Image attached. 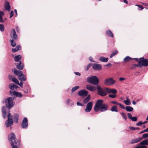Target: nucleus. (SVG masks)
Returning a JSON list of instances; mask_svg holds the SVG:
<instances>
[{
    "label": "nucleus",
    "mask_w": 148,
    "mask_h": 148,
    "mask_svg": "<svg viewBox=\"0 0 148 148\" xmlns=\"http://www.w3.org/2000/svg\"><path fill=\"white\" fill-rule=\"evenodd\" d=\"M140 60L138 62V64H140V66L142 68L143 66H148V59H144L143 57L140 58Z\"/></svg>",
    "instance_id": "obj_6"
},
{
    "label": "nucleus",
    "mask_w": 148,
    "mask_h": 148,
    "mask_svg": "<svg viewBox=\"0 0 148 148\" xmlns=\"http://www.w3.org/2000/svg\"><path fill=\"white\" fill-rule=\"evenodd\" d=\"M135 6H138V7L140 8L141 9H144V7L142 5L136 4L135 5Z\"/></svg>",
    "instance_id": "obj_45"
},
{
    "label": "nucleus",
    "mask_w": 148,
    "mask_h": 148,
    "mask_svg": "<svg viewBox=\"0 0 148 148\" xmlns=\"http://www.w3.org/2000/svg\"><path fill=\"white\" fill-rule=\"evenodd\" d=\"M70 101V99H68L66 100V103L68 104H69Z\"/></svg>",
    "instance_id": "obj_63"
},
{
    "label": "nucleus",
    "mask_w": 148,
    "mask_h": 148,
    "mask_svg": "<svg viewBox=\"0 0 148 148\" xmlns=\"http://www.w3.org/2000/svg\"><path fill=\"white\" fill-rule=\"evenodd\" d=\"M132 59L135 60H136V62H138V63L139 62V61L140 60V58H133Z\"/></svg>",
    "instance_id": "obj_59"
},
{
    "label": "nucleus",
    "mask_w": 148,
    "mask_h": 148,
    "mask_svg": "<svg viewBox=\"0 0 148 148\" xmlns=\"http://www.w3.org/2000/svg\"><path fill=\"white\" fill-rule=\"evenodd\" d=\"M110 92V93H112L114 94H116L117 92L116 90L114 89H111V90Z\"/></svg>",
    "instance_id": "obj_38"
},
{
    "label": "nucleus",
    "mask_w": 148,
    "mask_h": 148,
    "mask_svg": "<svg viewBox=\"0 0 148 148\" xmlns=\"http://www.w3.org/2000/svg\"><path fill=\"white\" fill-rule=\"evenodd\" d=\"M118 52V51H115L113 52L111 54L110 56V58H112L115 55H116Z\"/></svg>",
    "instance_id": "obj_37"
},
{
    "label": "nucleus",
    "mask_w": 148,
    "mask_h": 148,
    "mask_svg": "<svg viewBox=\"0 0 148 148\" xmlns=\"http://www.w3.org/2000/svg\"><path fill=\"white\" fill-rule=\"evenodd\" d=\"M115 82V81L112 78H110L105 80L104 84L107 85H110L111 84H114Z\"/></svg>",
    "instance_id": "obj_7"
},
{
    "label": "nucleus",
    "mask_w": 148,
    "mask_h": 148,
    "mask_svg": "<svg viewBox=\"0 0 148 148\" xmlns=\"http://www.w3.org/2000/svg\"><path fill=\"white\" fill-rule=\"evenodd\" d=\"M11 44V45L12 46V47H14L16 46V44L15 42L13 40V39H12L10 40Z\"/></svg>",
    "instance_id": "obj_34"
},
{
    "label": "nucleus",
    "mask_w": 148,
    "mask_h": 148,
    "mask_svg": "<svg viewBox=\"0 0 148 148\" xmlns=\"http://www.w3.org/2000/svg\"><path fill=\"white\" fill-rule=\"evenodd\" d=\"M134 66L135 67V68L136 67H139L140 68H141V66H140V64H133Z\"/></svg>",
    "instance_id": "obj_60"
},
{
    "label": "nucleus",
    "mask_w": 148,
    "mask_h": 148,
    "mask_svg": "<svg viewBox=\"0 0 148 148\" xmlns=\"http://www.w3.org/2000/svg\"><path fill=\"white\" fill-rule=\"evenodd\" d=\"M142 124H143L142 122L141 121H139L136 124V125L137 126H139Z\"/></svg>",
    "instance_id": "obj_48"
},
{
    "label": "nucleus",
    "mask_w": 148,
    "mask_h": 148,
    "mask_svg": "<svg viewBox=\"0 0 148 148\" xmlns=\"http://www.w3.org/2000/svg\"><path fill=\"white\" fill-rule=\"evenodd\" d=\"M139 148H147V147L144 145H141L139 146Z\"/></svg>",
    "instance_id": "obj_50"
},
{
    "label": "nucleus",
    "mask_w": 148,
    "mask_h": 148,
    "mask_svg": "<svg viewBox=\"0 0 148 148\" xmlns=\"http://www.w3.org/2000/svg\"><path fill=\"white\" fill-rule=\"evenodd\" d=\"M9 88L12 90H13L14 89H17L18 88H20L18 87L17 86L15 85L13 83H10L9 84Z\"/></svg>",
    "instance_id": "obj_19"
},
{
    "label": "nucleus",
    "mask_w": 148,
    "mask_h": 148,
    "mask_svg": "<svg viewBox=\"0 0 148 148\" xmlns=\"http://www.w3.org/2000/svg\"><path fill=\"white\" fill-rule=\"evenodd\" d=\"M148 132V127L147 128V129L144 130H143L142 131L140 132L139 134H140L142 133H143L145 132Z\"/></svg>",
    "instance_id": "obj_42"
},
{
    "label": "nucleus",
    "mask_w": 148,
    "mask_h": 148,
    "mask_svg": "<svg viewBox=\"0 0 148 148\" xmlns=\"http://www.w3.org/2000/svg\"><path fill=\"white\" fill-rule=\"evenodd\" d=\"M13 70L14 74L17 75L18 76V77L20 75H22V74H23V72L21 71L17 70L15 68L12 69V71H13Z\"/></svg>",
    "instance_id": "obj_17"
},
{
    "label": "nucleus",
    "mask_w": 148,
    "mask_h": 148,
    "mask_svg": "<svg viewBox=\"0 0 148 148\" xmlns=\"http://www.w3.org/2000/svg\"><path fill=\"white\" fill-rule=\"evenodd\" d=\"M18 79L21 81H25L26 80V77L25 75L23 73L22 75H20L18 77Z\"/></svg>",
    "instance_id": "obj_23"
},
{
    "label": "nucleus",
    "mask_w": 148,
    "mask_h": 148,
    "mask_svg": "<svg viewBox=\"0 0 148 148\" xmlns=\"http://www.w3.org/2000/svg\"><path fill=\"white\" fill-rule=\"evenodd\" d=\"M4 7L5 9H10V6L9 4V3L6 1L4 4Z\"/></svg>",
    "instance_id": "obj_26"
},
{
    "label": "nucleus",
    "mask_w": 148,
    "mask_h": 148,
    "mask_svg": "<svg viewBox=\"0 0 148 148\" xmlns=\"http://www.w3.org/2000/svg\"><path fill=\"white\" fill-rule=\"evenodd\" d=\"M111 110L112 112H118V111L117 108V106H114L112 107Z\"/></svg>",
    "instance_id": "obj_29"
},
{
    "label": "nucleus",
    "mask_w": 148,
    "mask_h": 148,
    "mask_svg": "<svg viewBox=\"0 0 148 148\" xmlns=\"http://www.w3.org/2000/svg\"><path fill=\"white\" fill-rule=\"evenodd\" d=\"M125 79V78H123V77H120L119 78V80L120 81H123Z\"/></svg>",
    "instance_id": "obj_64"
},
{
    "label": "nucleus",
    "mask_w": 148,
    "mask_h": 148,
    "mask_svg": "<svg viewBox=\"0 0 148 148\" xmlns=\"http://www.w3.org/2000/svg\"><path fill=\"white\" fill-rule=\"evenodd\" d=\"M91 98V96L90 95H87L86 97L83 100V102L85 104L88 103L90 100Z\"/></svg>",
    "instance_id": "obj_22"
},
{
    "label": "nucleus",
    "mask_w": 148,
    "mask_h": 148,
    "mask_svg": "<svg viewBox=\"0 0 148 148\" xmlns=\"http://www.w3.org/2000/svg\"><path fill=\"white\" fill-rule=\"evenodd\" d=\"M124 102L126 105H129L131 104V102L130 99H127L126 100H124Z\"/></svg>",
    "instance_id": "obj_32"
},
{
    "label": "nucleus",
    "mask_w": 148,
    "mask_h": 148,
    "mask_svg": "<svg viewBox=\"0 0 148 148\" xmlns=\"http://www.w3.org/2000/svg\"><path fill=\"white\" fill-rule=\"evenodd\" d=\"M92 102L90 101L88 102L86 106V108L85 110V111L87 112H90L92 108Z\"/></svg>",
    "instance_id": "obj_12"
},
{
    "label": "nucleus",
    "mask_w": 148,
    "mask_h": 148,
    "mask_svg": "<svg viewBox=\"0 0 148 148\" xmlns=\"http://www.w3.org/2000/svg\"><path fill=\"white\" fill-rule=\"evenodd\" d=\"M19 115L18 114H15L13 115V119L15 122L17 123L18 120Z\"/></svg>",
    "instance_id": "obj_25"
},
{
    "label": "nucleus",
    "mask_w": 148,
    "mask_h": 148,
    "mask_svg": "<svg viewBox=\"0 0 148 148\" xmlns=\"http://www.w3.org/2000/svg\"><path fill=\"white\" fill-rule=\"evenodd\" d=\"M23 82L21 81L20 83H19V84H18V85L20 86L21 88H22L23 86Z\"/></svg>",
    "instance_id": "obj_52"
},
{
    "label": "nucleus",
    "mask_w": 148,
    "mask_h": 148,
    "mask_svg": "<svg viewBox=\"0 0 148 148\" xmlns=\"http://www.w3.org/2000/svg\"><path fill=\"white\" fill-rule=\"evenodd\" d=\"M125 110L127 112H131L133 111V108L129 106H127L125 107Z\"/></svg>",
    "instance_id": "obj_28"
},
{
    "label": "nucleus",
    "mask_w": 148,
    "mask_h": 148,
    "mask_svg": "<svg viewBox=\"0 0 148 148\" xmlns=\"http://www.w3.org/2000/svg\"><path fill=\"white\" fill-rule=\"evenodd\" d=\"M106 34L109 37H111L112 38L114 37V35L110 30H108L106 32Z\"/></svg>",
    "instance_id": "obj_21"
},
{
    "label": "nucleus",
    "mask_w": 148,
    "mask_h": 148,
    "mask_svg": "<svg viewBox=\"0 0 148 148\" xmlns=\"http://www.w3.org/2000/svg\"><path fill=\"white\" fill-rule=\"evenodd\" d=\"M24 67L23 64L21 63V61H19V63L16 65V68L20 70H22Z\"/></svg>",
    "instance_id": "obj_18"
},
{
    "label": "nucleus",
    "mask_w": 148,
    "mask_h": 148,
    "mask_svg": "<svg viewBox=\"0 0 148 148\" xmlns=\"http://www.w3.org/2000/svg\"><path fill=\"white\" fill-rule=\"evenodd\" d=\"M79 88V86H75L74 87H73L71 89V91L72 92H73L75 91L76 90L78 89Z\"/></svg>",
    "instance_id": "obj_40"
},
{
    "label": "nucleus",
    "mask_w": 148,
    "mask_h": 148,
    "mask_svg": "<svg viewBox=\"0 0 148 148\" xmlns=\"http://www.w3.org/2000/svg\"><path fill=\"white\" fill-rule=\"evenodd\" d=\"M132 60V58L129 56H127L125 57L123 59L124 62H127L130 61Z\"/></svg>",
    "instance_id": "obj_30"
},
{
    "label": "nucleus",
    "mask_w": 148,
    "mask_h": 148,
    "mask_svg": "<svg viewBox=\"0 0 148 148\" xmlns=\"http://www.w3.org/2000/svg\"><path fill=\"white\" fill-rule=\"evenodd\" d=\"M92 66V64L91 63H90L86 67V68L85 69L86 71H87L90 68V67Z\"/></svg>",
    "instance_id": "obj_43"
},
{
    "label": "nucleus",
    "mask_w": 148,
    "mask_h": 148,
    "mask_svg": "<svg viewBox=\"0 0 148 148\" xmlns=\"http://www.w3.org/2000/svg\"><path fill=\"white\" fill-rule=\"evenodd\" d=\"M148 137V133L144 134H143L142 136L140 137L141 138V140L143 138H146Z\"/></svg>",
    "instance_id": "obj_36"
},
{
    "label": "nucleus",
    "mask_w": 148,
    "mask_h": 148,
    "mask_svg": "<svg viewBox=\"0 0 148 148\" xmlns=\"http://www.w3.org/2000/svg\"><path fill=\"white\" fill-rule=\"evenodd\" d=\"M141 140V138L140 137L134 138L132 139L130 142V144H133L138 143Z\"/></svg>",
    "instance_id": "obj_15"
},
{
    "label": "nucleus",
    "mask_w": 148,
    "mask_h": 148,
    "mask_svg": "<svg viewBox=\"0 0 148 148\" xmlns=\"http://www.w3.org/2000/svg\"><path fill=\"white\" fill-rule=\"evenodd\" d=\"M13 77H12V76L11 75H9L8 78L10 80H12Z\"/></svg>",
    "instance_id": "obj_56"
},
{
    "label": "nucleus",
    "mask_w": 148,
    "mask_h": 148,
    "mask_svg": "<svg viewBox=\"0 0 148 148\" xmlns=\"http://www.w3.org/2000/svg\"><path fill=\"white\" fill-rule=\"evenodd\" d=\"M4 21L3 19V18L0 17V22L3 23Z\"/></svg>",
    "instance_id": "obj_61"
},
{
    "label": "nucleus",
    "mask_w": 148,
    "mask_h": 148,
    "mask_svg": "<svg viewBox=\"0 0 148 148\" xmlns=\"http://www.w3.org/2000/svg\"><path fill=\"white\" fill-rule=\"evenodd\" d=\"M120 114L121 115V116H122V118L124 119L125 121L127 120V116H126L125 115V113L123 112H121L120 113Z\"/></svg>",
    "instance_id": "obj_33"
},
{
    "label": "nucleus",
    "mask_w": 148,
    "mask_h": 148,
    "mask_svg": "<svg viewBox=\"0 0 148 148\" xmlns=\"http://www.w3.org/2000/svg\"><path fill=\"white\" fill-rule=\"evenodd\" d=\"M14 15V12L12 10L11 11L10 13V18L12 17Z\"/></svg>",
    "instance_id": "obj_51"
},
{
    "label": "nucleus",
    "mask_w": 148,
    "mask_h": 148,
    "mask_svg": "<svg viewBox=\"0 0 148 148\" xmlns=\"http://www.w3.org/2000/svg\"><path fill=\"white\" fill-rule=\"evenodd\" d=\"M86 88L87 90L91 91H94L96 90L95 87L89 84L86 85Z\"/></svg>",
    "instance_id": "obj_14"
},
{
    "label": "nucleus",
    "mask_w": 148,
    "mask_h": 148,
    "mask_svg": "<svg viewBox=\"0 0 148 148\" xmlns=\"http://www.w3.org/2000/svg\"><path fill=\"white\" fill-rule=\"evenodd\" d=\"M148 145V139H145L143 140L142 141L140 142V143L138 144V145Z\"/></svg>",
    "instance_id": "obj_20"
},
{
    "label": "nucleus",
    "mask_w": 148,
    "mask_h": 148,
    "mask_svg": "<svg viewBox=\"0 0 148 148\" xmlns=\"http://www.w3.org/2000/svg\"><path fill=\"white\" fill-rule=\"evenodd\" d=\"M4 14V12L3 11H0V17H2V16Z\"/></svg>",
    "instance_id": "obj_47"
},
{
    "label": "nucleus",
    "mask_w": 148,
    "mask_h": 148,
    "mask_svg": "<svg viewBox=\"0 0 148 148\" xmlns=\"http://www.w3.org/2000/svg\"><path fill=\"white\" fill-rule=\"evenodd\" d=\"M119 105L120 107L122 108L125 109V107L121 104L119 103Z\"/></svg>",
    "instance_id": "obj_46"
},
{
    "label": "nucleus",
    "mask_w": 148,
    "mask_h": 148,
    "mask_svg": "<svg viewBox=\"0 0 148 148\" xmlns=\"http://www.w3.org/2000/svg\"><path fill=\"white\" fill-rule=\"evenodd\" d=\"M89 60L90 61H91L93 62H95L93 60V59L91 57H89Z\"/></svg>",
    "instance_id": "obj_55"
},
{
    "label": "nucleus",
    "mask_w": 148,
    "mask_h": 148,
    "mask_svg": "<svg viewBox=\"0 0 148 148\" xmlns=\"http://www.w3.org/2000/svg\"><path fill=\"white\" fill-rule=\"evenodd\" d=\"M97 94L103 97L107 95V94L105 91V90L103 89L100 86L97 85Z\"/></svg>",
    "instance_id": "obj_5"
},
{
    "label": "nucleus",
    "mask_w": 148,
    "mask_h": 148,
    "mask_svg": "<svg viewBox=\"0 0 148 148\" xmlns=\"http://www.w3.org/2000/svg\"><path fill=\"white\" fill-rule=\"evenodd\" d=\"M108 96L110 97L114 98L116 96V95H114V94L113 95L110 94L108 95Z\"/></svg>",
    "instance_id": "obj_41"
},
{
    "label": "nucleus",
    "mask_w": 148,
    "mask_h": 148,
    "mask_svg": "<svg viewBox=\"0 0 148 148\" xmlns=\"http://www.w3.org/2000/svg\"><path fill=\"white\" fill-rule=\"evenodd\" d=\"M103 101L102 99H99L96 102L94 107L95 112H98L99 109L102 112H105L108 110V105L106 103H103Z\"/></svg>",
    "instance_id": "obj_2"
},
{
    "label": "nucleus",
    "mask_w": 148,
    "mask_h": 148,
    "mask_svg": "<svg viewBox=\"0 0 148 148\" xmlns=\"http://www.w3.org/2000/svg\"><path fill=\"white\" fill-rule=\"evenodd\" d=\"M5 28L4 25L0 24V31L3 32L4 31Z\"/></svg>",
    "instance_id": "obj_35"
},
{
    "label": "nucleus",
    "mask_w": 148,
    "mask_h": 148,
    "mask_svg": "<svg viewBox=\"0 0 148 148\" xmlns=\"http://www.w3.org/2000/svg\"><path fill=\"white\" fill-rule=\"evenodd\" d=\"M21 56L20 55H18L15 56L14 58L15 61L16 62L19 61V60L21 59Z\"/></svg>",
    "instance_id": "obj_27"
},
{
    "label": "nucleus",
    "mask_w": 148,
    "mask_h": 148,
    "mask_svg": "<svg viewBox=\"0 0 148 148\" xmlns=\"http://www.w3.org/2000/svg\"><path fill=\"white\" fill-rule=\"evenodd\" d=\"M10 37L13 39L15 40L17 39V36L14 29H12V32L10 34Z\"/></svg>",
    "instance_id": "obj_13"
},
{
    "label": "nucleus",
    "mask_w": 148,
    "mask_h": 148,
    "mask_svg": "<svg viewBox=\"0 0 148 148\" xmlns=\"http://www.w3.org/2000/svg\"><path fill=\"white\" fill-rule=\"evenodd\" d=\"M88 94V91L85 90H81L79 91L78 92V95L83 97H84L87 96Z\"/></svg>",
    "instance_id": "obj_8"
},
{
    "label": "nucleus",
    "mask_w": 148,
    "mask_h": 148,
    "mask_svg": "<svg viewBox=\"0 0 148 148\" xmlns=\"http://www.w3.org/2000/svg\"><path fill=\"white\" fill-rule=\"evenodd\" d=\"M16 97H11L6 98L4 101H3V103H5V106H3L2 108V112L3 118L6 117V114L8 113L7 117L8 119L5 122L6 127H8L13 125V117L10 113V109L13 107L15 105L14 99Z\"/></svg>",
    "instance_id": "obj_1"
},
{
    "label": "nucleus",
    "mask_w": 148,
    "mask_h": 148,
    "mask_svg": "<svg viewBox=\"0 0 148 148\" xmlns=\"http://www.w3.org/2000/svg\"><path fill=\"white\" fill-rule=\"evenodd\" d=\"M129 128L130 129L132 130H136V127H130Z\"/></svg>",
    "instance_id": "obj_54"
},
{
    "label": "nucleus",
    "mask_w": 148,
    "mask_h": 148,
    "mask_svg": "<svg viewBox=\"0 0 148 148\" xmlns=\"http://www.w3.org/2000/svg\"><path fill=\"white\" fill-rule=\"evenodd\" d=\"M18 51V49H17V47H16L14 48H12V51L14 53H15Z\"/></svg>",
    "instance_id": "obj_44"
},
{
    "label": "nucleus",
    "mask_w": 148,
    "mask_h": 148,
    "mask_svg": "<svg viewBox=\"0 0 148 148\" xmlns=\"http://www.w3.org/2000/svg\"><path fill=\"white\" fill-rule=\"evenodd\" d=\"M92 66L93 69L95 71H100L102 69L101 64L97 63H93L92 64Z\"/></svg>",
    "instance_id": "obj_9"
},
{
    "label": "nucleus",
    "mask_w": 148,
    "mask_h": 148,
    "mask_svg": "<svg viewBox=\"0 0 148 148\" xmlns=\"http://www.w3.org/2000/svg\"><path fill=\"white\" fill-rule=\"evenodd\" d=\"M12 81L15 84H19V81L18 80V79L16 78L15 77H13L12 78Z\"/></svg>",
    "instance_id": "obj_31"
},
{
    "label": "nucleus",
    "mask_w": 148,
    "mask_h": 148,
    "mask_svg": "<svg viewBox=\"0 0 148 148\" xmlns=\"http://www.w3.org/2000/svg\"><path fill=\"white\" fill-rule=\"evenodd\" d=\"M99 60L101 62H108V58L101 56L100 57Z\"/></svg>",
    "instance_id": "obj_24"
},
{
    "label": "nucleus",
    "mask_w": 148,
    "mask_h": 148,
    "mask_svg": "<svg viewBox=\"0 0 148 148\" xmlns=\"http://www.w3.org/2000/svg\"><path fill=\"white\" fill-rule=\"evenodd\" d=\"M77 105L78 106H83V105L81 103L79 102H77Z\"/></svg>",
    "instance_id": "obj_58"
},
{
    "label": "nucleus",
    "mask_w": 148,
    "mask_h": 148,
    "mask_svg": "<svg viewBox=\"0 0 148 148\" xmlns=\"http://www.w3.org/2000/svg\"><path fill=\"white\" fill-rule=\"evenodd\" d=\"M74 73H75V74L77 75H79V76H80L81 75L80 73L78 72H74Z\"/></svg>",
    "instance_id": "obj_62"
},
{
    "label": "nucleus",
    "mask_w": 148,
    "mask_h": 148,
    "mask_svg": "<svg viewBox=\"0 0 148 148\" xmlns=\"http://www.w3.org/2000/svg\"><path fill=\"white\" fill-rule=\"evenodd\" d=\"M112 66V64L110 63H108L107 64L105 65L104 66H107V67H111Z\"/></svg>",
    "instance_id": "obj_53"
},
{
    "label": "nucleus",
    "mask_w": 148,
    "mask_h": 148,
    "mask_svg": "<svg viewBox=\"0 0 148 148\" xmlns=\"http://www.w3.org/2000/svg\"><path fill=\"white\" fill-rule=\"evenodd\" d=\"M8 140L11 141V145L12 148H18V147L20 144L19 141L16 139V136L13 133H11L8 136Z\"/></svg>",
    "instance_id": "obj_3"
},
{
    "label": "nucleus",
    "mask_w": 148,
    "mask_h": 148,
    "mask_svg": "<svg viewBox=\"0 0 148 148\" xmlns=\"http://www.w3.org/2000/svg\"><path fill=\"white\" fill-rule=\"evenodd\" d=\"M111 102L113 104H114L118 105H119V103L115 101H112Z\"/></svg>",
    "instance_id": "obj_57"
},
{
    "label": "nucleus",
    "mask_w": 148,
    "mask_h": 148,
    "mask_svg": "<svg viewBox=\"0 0 148 148\" xmlns=\"http://www.w3.org/2000/svg\"><path fill=\"white\" fill-rule=\"evenodd\" d=\"M127 115L128 118L131 119L133 121H136L137 120V117L136 116L132 117L131 114L130 113H128Z\"/></svg>",
    "instance_id": "obj_16"
},
{
    "label": "nucleus",
    "mask_w": 148,
    "mask_h": 148,
    "mask_svg": "<svg viewBox=\"0 0 148 148\" xmlns=\"http://www.w3.org/2000/svg\"><path fill=\"white\" fill-rule=\"evenodd\" d=\"M104 89L105 90V91L106 92V93L107 94V93H110V90H111V89H110L108 88H104Z\"/></svg>",
    "instance_id": "obj_39"
},
{
    "label": "nucleus",
    "mask_w": 148,
    "mask_h": 148,
    "mask_svg": "<svg viewBox=\"0 0 148 148\" xmlns=\"http://www.w3.org/2000/svg\"><path fill=\"white\" fill-rule=\"evenodd\" d=\"M10 94L11 95H13L19 98H21L23 97V95L21 92H16L15 90L13 91H10Z\"/></svg>",
    "instance_id": "obj_11"
},
{
    "label": "nucleus",
    "mask_w": 148,
    "mask_h": 148,
    "mask_svg": "<svg viewBox=\"0 0 148 148\" xmlns=\"http://www.w3.org/2000/svg\"><path fill=\"white\" fill-rule=\"evenodd\" d=\"M28 125V121L26 117H24L22 121L21 126L23 128L27 127Z\"/></svg>",
    "instance_id": "obj_10"
},
{
    "label": "nucleus",
    "mask_w": 148,
    "mask_h": 148,
    "mask_svg": "<svg viewBox=\"0 0 148 148\" xmlns=\"http://www.w3.org/2000/svg\"><path fill=\"white\" fill-rule=\"evenodd\" d=\"M86 81L88 82L95 85H97L99 82L98 78L95 75H91L90 77H88Z\"/></svg>",
    "instance_id": "obj_4"
},
{
    "label": "nucleus",
    "mask_w": 148,
    "mask_h": 148,
    "mask_svg": "<svg viewBox=\"0 0 148 148\" xmlns=\"http://www.w3.org/2000/svg\"><path fill=\"white\" fill-rule=\"evenodd\" d=\"M16 47L18 50H20L21 49V46L20 45H17Z\"/></svg>",
    "instance_id": "obj_49"
}]
</instances>
